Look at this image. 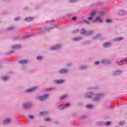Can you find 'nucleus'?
<instances>
[{"label":"nucleus","mask_w":127,"mask_h":127,"mask_svg":"<svg viewBox=\"0 0 127 127\" xmlns=\"http://www.w3.org/2000/svg\"><path fill=\"white\" fill-rule=\"evenodd\" d=\"M105 97V94L103 93L95 94L93 97V101L95 102H99L101 98Z\"/></svg>","instance_id":"f257e3e1"},{"label":"nucleus","mask_w":127,"mask_h":127,"mask_svg":"<svg viewBox=\"0 0 127 127\" xmlns=\"http://www.w3.org/2000/svg\"><path fill=\"white\" fill-rule=\"evenodd\" d=\"M123 70L122 69H117L113 72L112 75L114 76H121L123 74Z\"/></svg>","instance_id":"f03ea898"},{"label":"nucleus","mask_w":127,"mask_h":127,"mask_svg":"<svg viewBox=\"0 0 127 127\" xmlns=\"http://www.w3.org/2000/svg\"><path fill=\"white\" fill-rule=\"evenodd\" d=\"M62 47V46H61V45H55L50 47V50H51L52 51H54L55 50H59V49H61Z\"/></svg>","instance_id":"7ed1b4c3"},{"label":"nucleus","mask_w":127,"mask_h":127,"mask_svg":"<svg viewBox=\"0 0 127 127\" xmlns=\"http://www.w3.org/2000/svg\"><path fill=\"white\" fill-rule=\"evenodd\" d=\"M37 88H38V87L35 86L30 89L26 90L25 92V93H32V92H34V91H36V90H37Z\"/></svg>","instance_id":"20e7f679"},{"label":"nucleus","mask_w":127,"mask_h":127,"mask_svg":"<svg viewBox=\"0 0 127 127\" xmlns=\"http://www.w3.org/2000/svg\"><path fill=\"white\" fill-rule=\"evenodd\" d=\"M94 96V93L92 92H86L84 94V97L86 98V99H90V98H92Z\"/></svg>","instance_id":"39448f33"},{"label":"nucleus","mask_w":127,"mask_h":127,"mask_svg":"<svg viewBox=\"0 0 127 127\" xmlns=\"http://www.w3.org/2000/svg\"><path fill=\"white\" fill-rule=\"evenodd\" d=\"M48 98V94H44V95L40 97L39 98V100H40V101H41V102H43L46 100H47Z\"/></svg>","instance_id":"423d86ee"},{"label":"nucleus","mask_w":127,"mask_h":127,"mask_svg":"<svg viewBox=\"0 0 127 127\" xmlns=\"http://www.w3.org/2000/svg\"><path fill=\"white\" fill-rule=\"evenodd\" d=\"M53 82L55 84H64V83H65V80L63 79H57L53 80Z\"/></svg>","instance_id":"0eeeda50"},{"label":"nucleus","mask_w":127,"mask_h":127,"mask_svg":"<svg viewBox=\"0 0 127 127\" xmlns=\"http://www.w3.org/2000/svg\"><path fill=\"white\" fill-rule=\"evenodd\" d=\"M11 122V119L8 118L6 119H4L3 120L2 124L3 125H8V124H10Z\"/></svg>","instance_id":"6e6552de"},{"label":"nucleus","mask_w":127,"mask_h":127,"mask_svg":"<svg viewBox=\"0 0 127 127\" xmlns=\"http://www.w3.org/2000/svg\"><path fill=\"white\" fill-rule=\"evenodd\" d=\"M69 72V70L66 69H61L59 70V74H65V73H68Z\"/></svg>","instance_id":"1a4fd4ad"},{"label":"nucleus","mask_w":127,"mask_h":127,"mask_svg":"<svg viewBox=\"0 0 127 127\" xmlns=\"http://www.w3.org/2000/svg\"><path fill=\"white\" fill-rule=\"evenodd\" d=\"M90 17L87 18V19L88 20H92L93 18H94V16L96 15V12L95 11L91 12V13H90Z\"/></svg>","instance_id":"9d476101"},{"label":"nucleus","mask_w":127,"mask_h":127,"mask_svg":"<svg viewBox=\"0 0 127 127\" xmlns=\"http://www.w3.org/2000/svg\"><path fill=\"white\" fill-rule=\"evenodd\" d=\"M94 21H95V22H100V23H102V22H103V20L100 16H98L95 18Z\"/></svg>","instance_id":"9b49d317"},{"label":"nucleus","mask_w":127,"mask_h":127,"mask_svg":"<svg viewBox=\"0 0 127 127\" xmlns=\"http://www.w3.org/2000/svg\"><path fill=\"white\" fill-rule=\"evenodd\" d=\"M101 63L102 64H104L105 65H108V64H110L111 63V61L108 60V59H105L101 61Z\"/></svg>","instance_id":"f8f14e48"},{"label":"nucleus","mask_w":127,"mask_h":127,"mask_svg":"<svg viewBox=\"0 0 127 127\" xmlns=\"http://www.w3.org/2000/svg\"><path fill=\"white\" fill-rule=\"evenodd\" d=\"M31 107H32V104H31V103H25L24 105V109H30Z\"/></svg>","instance_id":"ddd939ff"},{"label":"nucleus","mask_w":127,"mask_h":127,"mask_svg":"<svg viewBox=\"0 0 127 127\" xmlns=\"http://www.w3.org/2000/svg\"><path fill=\"white\" fill-rule=\"evenodd\" d=\"M69 98L68 95H64L62 96V97H60V101H63V100H66Z\"/></svg>","instance_id":"4468645a"},{"label":"nucleus","mask_w":127,"mask_h":127,"mask_svg":"<svg viewBox=\"0 0 127 127\" xmlns=\"http://www.w3.org/2000/svg\"><path fill=\"white\" fill-rule=\"evenodd\" d=\"M93 33L94 31L93 30L86 31L85 35L86 36H91Z\"/></svg>","instance_id":"2eb2a0df"},{"label":"nucleus","mask_w":127,"mask_h":127,"mask_svg":"<svg viewBox=\"0 0 127 127\" xmlns=\"http://www.w3.org/2000/svg\"><path fill=\"white\" fill-rule=\"evenodd\" d=\"M19 63L21 65H24V64H27V63H28V61L25 60H21L19 62Z\"/></svg>","instance_id":"dca6fc26"},{"label":"nucleus","mask_w":127,"mask_h":127,"mask_svg":"<svg viewBox=\"0 0 127 127\" xmlns=\"http://www.w3.org/2000/svg\"><path fill=\"white\" fill-rule=\"evenodd\" d=\"M40 114L42 116H48V115L49 114V112L48 111H45L41 112L40 113Z\"/></svg>","instance_id":"f3484780"},{"label":"nucleus","mask_w":127,"mask_h":127,"mask_svg":"<svg viewBox=\"0 0 127 127\" xmlns=\"http://www.w3.org/2000/svg\"><path fill=\"white\" fill-rule=\"evenodd\" d=\"M20 48L21 46L19 45H15L12 46V49H20Z\"/></svg>","instance_id":"a211bd4d"},{"label":"nucleus","mask_w":127,"mask_h":127,"mask_svg":"<svg viewBox=\"0 0 127 127\" xmlns=\"http://www.w3.org/2000/svg\"><path fill=\"white\" fill-rule=\"evenodd\" d=\"M111 43H105L103 44V47L105 48H108V47H110L111 46Z\"/></svg>","instance_id":"6ab92c4d"},{"label":"nucleus","mask_w":127,"mask_h":127,"mask_svg":"<svg viewBox=\"0 0 127 127\" xmlns=\"http://www.w3.org/2000/svg\"><path fill=\"white\" fill-rule=\"evenodd\" d=\"M25 21L29 22V21H32L33 20V18L30 17H27L25 19Z\"/></svg>","instance_id":"aec40b11"},{"label":"nucleus","mask_w":127,"mask_h":127,"mask_svg":"<svg viewBox=\"0 0 127 127\" xmlns=\"http://www.w3.org/2000/svg\"><path fill=\"white\" fill-rule=\"evenodd\" d=\"M102 37V35L100 34L96 35L95 36L93 37V39H101Z\"/></svg>","instance_id":"412c9836"},{"label":"nucleus","mask_w":127,"mask_h":127,"mask_svg":"<svg viewBox=\"0 0 127 127\" xmlns=\"http://www.w3.org/2000/svg\"><path fill=\"white\" fill-rule=\"evenodd\" d=\"M124 40V38L122 37H120L118 38H116L114 39V41H121V40Z\"/></svg>","instance_id":"4be33fe9"},{"label":"nucleus","mask_w":127,"mask_h":127,"mask_svg":"<svg viewBox=\"0 0 127 127\" xmlns=\"http://www.w3.org/2000/svg\"><path fill=\"white\" fill-rule=\"evenodd\" d=\"M87 32V31H86V30H85V29L82 28L81 30L80 31V34H82V35H84V34H85L86 35V33Z\"/></svg>","instance_id":"5701e85b"},{"label":"nucleus","mask_w":127,"mask_h":127,"mask_svg":"<svg viewBox=\"0 0 127 127\" xmlns=\"http://www.w3.org/2000/svg\"><path fill=\"white\" fill-rule=\"evenodd\" d=\"M82 37H78L73 39V41H79L81 40V39H82Z\"/></svg>","instance_id":"b1692460"},{"label":"nucleus","mask_w":127,"mask_h":127,"mask_svg":"<svg viewBox=\"0 0 127 127\" xmlns=\"http://www.w3.org/2000/svg\"><path fill=\"white\" fill-rule=\"evenodd\" d=\"M126 14V11L124 10H121L119 11V15H125Z\"/></svg>","instance_id":"393cba45"},{"label":"nucleus","mask_w":127,"mask_h":127,"mask_svg":"<svg viewBox=\"0 0 127 127\" xmlns=\"http://www.w3.org/2000/svg\"><path fill=\"white\" fill-rule=\"evenodd\" d=\"M58 109L59 110H64L65 109V107L64 106V105H60L58 107Z\"/></svg>","instance_id":"a878e982"},{"label":"nucleus","mask_w":127,"mask_h":127,"mask_svg":"<svg viewBox=\"0 0 127 127\" xmlns=\"http://www.w3.org/2000/svg\"><path fill=\"white\" fill-rule=\"evenodd\" d=\"M86 109H93L94 108V105H87L86 106Z\"/></svg>","instance_id":"bb28decb"},{"label":"nucleus","mask_w":127,"mask_h":127,"mask_svg":"<svg viewBox=\"0 0 127 127\" xmlns=\"http://www.w3.org/2000/svg\"><path fill=\"white\" fill-rule=\"evenodd\" d=\"M30 37H31V35H27L23 37L22 39H28V38H30Z\"/></svg>","instance_id":"cd10ccee"},{"label":"nucleus","mask_w":127,"mask_h":127,"mask_svg":"<svg viewBox=\"0 0 127 127\" xmlns=\"http://www.w3.org/2000/svg\"><path fill=\"white\" fill-rule=\"evenodd\" d=\"M2 79L4 81H7L8 79H9V77L8 76H3L1 77Z\"/></svg>","instance_id":"c85d7f7f"},{"label":"nucleus","mask_w":127,"mask_h":127,"mask_svg":"<svg viewBox=\"0 0 127 127\" xmlns=\"http://www.w3.org/2000/svg\"><path fill=\"white\" fill-rule=\"evenodd\" d=\"M97 126H103L104 125V123L103 122L99 121L96 122Z\"/></svg>","instance_id":"c756f323"},{"label":"nucleus","mask_w":127,"mask_h":127,"mask_svg":"<svg viewBox=\"0 0 127 127\" xmlns=\"http://www.w3.org/2000/svg\"><path fill=\"white\" fill-rule=\"evenodd\" d=\"M91 43V41H86V42H84L83 44V45H87L88 44H90Z\"/></svg>","instance_id":"7c9ffc66"},{"label":"nucleus","mask_w":127,"mask_h":127,"mask_svg":"<svg viewBox=\"0 0 127 127\" xmlns=\"http://www.w3.org/2000/svg\"><path fill=\"white\" fill-rule=\"evenodd\" d=\"M80 70H86L87 69V66H81L79 67Z\"/></svg>","instance_id":"2f4dec72"},{"label":"nucleus","mask_w":127,"mask_h":127,"mask_svg":"<svg viewBox=\"0 0 127 127\" xmlns=\"http://www.w3.org/2000/svg\"><path fill=\"white\" fill-rule=\"evenodd\" d=\"M105 21L107 23H111V22H113V20L110 19H106Z\"/></svg>","instance_id":"473e14b6"},{"label":"nucleus","mask_w":127,"mask_h":127,"mask_svg":"<svg viewBox=\"0 0 127 127\" xmlns=\"http://www.w3.org/2000/svg\"><path fill=\"white\" fill-rule=\"evenodd\" d=\"M111 123H112L111 122H104V125H105V126H110Z\"/></svg>","instance_id":"72a5a7b5"},{"label":"nucleus","mask_w":127,"mask_h":127,"mask_svg":"<svg viewBox=\"0 0 127 127\" xmlns=\"http://www.w3.org/2000/svg\"><path fill=\"white\" fill-rule=\"evenodd\" d=\"M43 58L42 57H41V56H38V57H37L36 59L38 61H40V60H42Z\"/></svg>","instance_id":"f704fd0d"},{"label":"nucleus","mask_w":127,"mask_h":127,"mask_svg":"<svg viewBox=\"0 0 127 127\" xmlns=\"http://www.w3.org/2000/svg\"><path fill=\"white\" fill-rule=\"evenodd\" d=\"M80 31V30H79V29H75L73 31H72V33L75 34V33H77V32Z\"/></svg>","instance_id":"c9c22d12"},{"label":"nucleus","mask_w":127,"mask_h":127,"mask_svg":"<svg viewBox=\"0 0 127 127\" xmlns=\"http://www.w3.org/2000/svg\"><path fill=\"white\" fill-rule=\"evenodd\" d=\"M125 124H126V122L125 121H122L119 122V126H124L125 125Z\"/></svg>","instance_id":"e433bc0d"},{"label":"nucleus","mask_w":127,"mask_h":127,"mask_svg":"<svg viewBox=\"0 0 127 127\" xmlns=\"http://www.w3.org/2000/svg\"><path fill=\"white\" fill-rule=\"evenodd\" d=\"M64 108H69L70 107V104L66 103L65 105H64Z\"/></svg>","instance_id":"4c0bfd02"},{"label":"nucleus","mask_w":127,"mask_h":127,"mask_svg":"<svg viewBox=\"0 0 127 127\" xmlns=\"http://www.w3.org/2000/svg\"><path fill=\"white\" fill-rule=\"evenodd\" d=\"M106 13V12H99V16H103L104 14Z\"/></svg>","instance_id":"58836bf2"},{"label":"nucleus","mask_w":127,"mask_h":127,"mask_svg":"<svg viewBox=\"0 0 127 127\" xmlns=\"http://www.w3.org/2000/svg\"><path fill=\"white\" fill-rule=\"evenodd\" d=\"M20 19H21V17H17L14 18V20H15V21H17V20H20Z\"/></svg>","instance_id":"ea45409f"},{"label":"nucleus","mask_w":127,"mask_h":127,"mask_svg":"<svg viewBox=\"0 0 127 127\" xmlns=\"http://www.w3.org/2000/svg\"><path fill=\"white\" fill-rule=\"evenodd\" d=\"M14 28V27L13 26H10V27H9L7 29L8 30H11L12 29H13Z\"/></svg>","instance_id":"a19ab883"},{"label":"nucleus","mask_w":127,"mask_h":127,"mask_svg":"<svg viewBox=\"0 0 127 127\" xmlns=\"http://www.w3.org/2000/svg\"><path fill=\"white\" fill-rule=\"evenodd\" d=\"M78 0H69V2H76V1H77Z\"/></svg>","instance_id":"79ce46f5"},{"label":"nucleus","mask_w":127,"mask_h":127,"mask_svg":"<svg viewBox=\"0 0 127 127\" xmlns=\"http://www.w3.org/2000/svg\"><path fill=\"white\" fill-rule=\"evenodd\" d=\"M76 19H77V17L74 16L72 17L71 20H72L73 21H75V20H76Z\"/></svg>","instance_id":"37998d69"},{"label":"nucleus","mask_w":127,"mask_h":127,"mask_svg":"<svg viewBox=\"0 0 127 127\" xmlns=\"http://www.w3.org/2000/svg\"><path fill=\"white\" fill-rule=\"evenodd\" d=\"M14 52L12 51H10V52H8L7 54L8 55H9L10 54H12V53H13Z\"/></svg>","instance_id":"c03bdc74"},{"label":"nucleus","mask_w":127,"mask_h":127,"mask_svg":"<svg viewBox=\"0 0 127 127\" xmlns=\"http://www.w3.org/2000/svg\"><path fill=\"white\" fill-rule=\"evenodd\" d=\"M118 64L120 66H122V65H124V63L123 62H119Z\"/></svg>","instance_id":"a18cd8bd"},{"label":"nucleus","mask_w":127,"mask_h":127,"mask_svg":"<svg viewBox=\"0 0 127 127\" xmlns=\"http://www.w3.org/2000/svg\"><path fill=\"white\" fill-rule=\"evenodd\" d=\"M86 116H85V115H82V116H81V118L83 120L86 119Z\"/></svg>","instance_id":"49530a36"},{"label":"nucleus","mask_w":127,"mask_h":127,"mask_svg":"<svg viewBox=\"0 0 127 127\" xmlns=\"http://www.w3.org/2000/svg\"><path fill=\"white\" fill-rule=\"evenodd\" d=\"M45 121L46 122H50V121H51V119H49V118H48V119H45Z\"/></svg>","instance_id":"de8ad7c7"},{"label":"nucleus","mask_w":127,"mask_h":127,"mask_svg":"<svg viewBox=\"0 0 127 127\" xmlns=\"http://www.w3.org/2000/svg\"><path fill=\"white\" fill-rule=\"evenodd\" d=\"M94 64H95V65H99V64H100V62H95L94 63Z\"/></svg>","instance_id":"09e8293b"},{"label":"nucleus","mask_w":127,"mask_h":127,"mask_svg":"<svg viewBox=\"0 0 127 127\" xmlns=\"http://www.w3.org/2000/svg\"><path fill=\"white\" fill-rule=\"evenodd\" d=\"M66 66H72V63H69L66 64Z\"/></svg>","instance_id":"8fccbe9b"},{"label":"nucleus","mask_w":127,"mask_h":127,"mask_svg":"<svg viewBox=\"0 0 127 127\" xmlns=\"http://www.w3.org/2000/svg\"><path fill=\"white\" fill-rule=\"evenodd\" d=\"M29 119H33L34 117H33V116L31 115V116H29Z\"/></svg>","instance_id":"3c124183"},{"label":"nucleus","mask_w":127,"mask_h":127,"mask_svg":"<svg viewBox=\"0 0 127 127\" xmlns=\"http://www.w3.org/2000/svg\"><path fill=\"white\" fill-rule=\"evenodd\" d=\"M124 61L126 62V63H127V57L125 58L124 59Z\"/></svg>","instance_id":"603ef678"},{"label":"nucleus","mask_w":127,"mask_h":127,"mask_svg":"<svg viewBox=\"0 0 127 127\" xmlns=\"http://www.w3.org/2000/svg\"><path fill=\"white\" fill-rule=\"evenodd\" d=\"M85 23H86V24H90V22H89L87 20H85Z\"/></svg>","instance_id":"864d4df0"},{"label":"nucleus","mask_w":127,"mask_h":127,"mask_svg":"<svg viewBox=\"0 0 127 127\" xmlns=\"http://www.w3.org/2000/svg\"><path fill=\"white\" fill-rule=\"evenodd\" d=\"M13 39H18V38L17 37H15L13 38Z\"/></svg>","instance_id":"5fc2aeb1"},{"label":"nucleus","mask_w":127,"mask_h":127,"mask_svg":"<svg viewBox=\"0 0 127 127\" xmlns=\"http://www.w3.org/2000/svg\"><path fill=\"white\" fill-rule=\"evenodd\" d=\"M44 29H45V30H49V29H50V28H44Z\"/></svg>","instance_id":"6e6d98bb"},{"label":"nucleus","mask_w":127,"mask_h":127,"mask_svg":"<svg viewBox=\"0 0 127 127\" xmlns=\"http://www.w3.org/2000/svg\"><path fill=\"white\" fill-rule=\"evenodd\" d=\"M24 9H25L26 10V9H28V7H26L24 8Z\"/></svg>","instance_id":"4d7b16f0"},{"label":"nucleus","mask_w":127,"mask_h":127,"mask_svg":"<svg viewBox=\"0 0 127 127\" xmlns=\"http://www.w3.org/2000/svg\"><path fill=\"white\" fill-rule=\"evenodd\" d=\"M49 90H54V88H49Z\"/></svg>","instance_id":"13d9d810"},{"label":"nucleus","mask_w":127,"mask_h":127,"mask_svg":"<svg viewBox=\"0 0 127 127\" xmlns=\"http://www.w3.org/2000/svg\"><path fill=\"white\" fill-rule=\"evenodd\" d=\"M50 22H54V20L51 21Z\"/></svg>","instance_id":"bf43d9fd"},{"label":"nucleus","mask_w":127,"mask_h":127,"mask_svg":"<svg viewBox=\"0 0 127 127\" xmlns=\"http://www.w3.org/2000/svg\"><path fill=\"white\" fill-rule=\"evenodd\" d=\"M111 108H113V106L111 105Z\"/></svg>","instance_id":"052dcab7"},{"label":"nucleus","mask_w":127,"mask_h":127,"mask_svg":"<svg viewBox=\"0 0 127 127\" xmlns=\"http://www.w3.org/2000/svg\"><path fill=\"white\" fill-rule=\"evenodd\" d=\"M1 65H0V68H1Z\"/></svg>","instance_id":"680f3d73"},{"label":"nucleus","mask_w":127,"mask_h":127,"mask_svg":"<svg viewBox=\"0 0 127 127\" xmlns=\"http://www.w3.org/2000/svg\"><path fill=\"white\" fill-rule=\"evenodd\" d=\"M105 10H107V9H105Z\"/></svg>","instance_id":"e2e57ef3"}]
</instances>
